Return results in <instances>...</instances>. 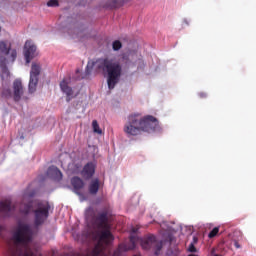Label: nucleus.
I'll return each mask as SVG.
<instances>
[{"label": "nucleus", "mask_w": 256, "mask_h": 256, "mask_svg": "<svg viewBox=\"0 0 256 256\" xmlns=\"http://www.w3.org/2000/svg\"><path fill=\"white\" fill-rule=\"evenodd\" d=\"M48 7H59V0H49L47 2Z\"/></svg>", "instance_id": "25"}, {"label": "nucleus", "mask_w": 256, "mask_h": 256, "mask_svg": "<svg viewBox=\"0 0 256 256\" xmlns=\"http://www.w3.org/2000/svg\"><path fill=\"white\" fill-rule=\"evenodd\" d=\"M141 245L143 249H155V255H159V252L163 249V242H158L154 235L142 240Z\"/></svg>", "instance_id": "7"}, {"label": "nucleus", "mask_w": 256, "mask_h": 256, "mask_svg": "<svg viewBox=\"0 0 256 256\" xmlns=\"http://www.w3.org/2000/svg\"><path fill=\"white\" fill-rule=\"evenodd\" d=\"M32 235L33 232L31 231V227L29 225L19 224L12 236V239L14 243L27 245V243H30Z\"/></svg>", "instance_id": "3"}, {"label": "nucleus", "mask_w": 256, "mask_h": 256, "mask_svg": "<svg viewBox=\"0 0 256 256\" xmlns=\"http://www.w3.org/2000/svg\"><path fill=\"white\" fill-rule=\"evenodd\" d=\"M12 43L9 40H2L0 41V53L1 55H10V60L15 62V59H17V50L12 49Z\"/></svg>", "instance_id": "10"}, {"label": "nucleus", "mask_w": 256, "mask_h": 256, "mask_svg": "<svg viewBox=\"0 0 256 256\" xmlns=\"http://www.w3.org/2000/svg\"><path fill=\"white\" fill-rule=\"evenodd\" d=\"M32 207L33 204L31 202L24 204V206L20 208V212H22L24 215H29V213H31Z\"/></svg>", "instance_id": "21"}, {"label": "nucleus", "mask_w": 256, "mask_h": 256, "mask_svg": "<svg viewBox=\"0 0 256 256\" xmlns=\"http://www.w3.org/2000/svg\"><path fill=\"white\" fill-rule=\"evenodd\" d=\"M132 53H133V52H130L129 55L131 56Z\"/></svg>", "instance_id": "34"}, {"label": "nucleus", "mask_w": 256, "mask_h": 256, "mask_svg": "<svg viewBox=\"0 0 256 256\" xmlns=\"http://www.w3.org/2000/svg\"><path fill=\"white\" fill-rule=\"evenodd\" d=\"M137 236H130L129 243H122L118 246V248L114 251L113 256H123L126 251H131L135 249L137 245Z\"/></svg>", "instance_id": "8"}, {"label": "nucleus", "mask_w": 256, "mask_h": 256, "mask_svg": "<svg viewBox=\"0 0 256 256\" xmlns=\"http://www.w3.org/2000/svg\"><path fill=\"white\" fill-rule=\"evenodd\" d=\"M234 247H235L236 249H241V245L239 244V241L234 240Z\"/></svg>", "instance_id": "30"}, {"label": "nucleus", "mask_w": 256, "mask_h": 256, "mask_svg": "<svg viewBox=\"0 0 256 256\" xmlns=\"http://www.w3.org/2000/svg\"><path fill=\"white\" fill-rule=\"evenodd\" d=\"M70 83H71V78H64L60 82V89L62 93H65L67 103L71 102V99H75V97H77V95H75L73 92V88L69 86Z\"/></svg>", "instance_id": "11"}, {"label": "nucleus", "mask_w": 256, "mask_h": 256, "mask_svg": "<svg viewBox=\"0 0 256 256\" xmlns=\"http://www.w3.org/2000/svg\"><path fill=\"white\" fill-rule=\"evenodd\" d=\"M12 92H11V89H4L3 91H2V97H6V99L7 98H9V97H12Z\"/></svg>", "instance_id": "26"}, {"label": "nucleus", "mask_w": 256, "mask_h": 256, "mask_svg": "<svg viewBox=\"0 0 256 256\" xmlns=\"http://www.w3.org/2000/svg\"><path fill=\"white\" fill-rule=\"evenodd\" d=\"M128 0H105L106 4L104 5L105 9H119L123 7Z\"/></svg>", "instance_id": "16"}, {"label": "nucleus", "mask_w": 256, "mask_h": 256, "mask_svg": "<svg viewBox=\"0 0 256 256\" xmlns=\"http://www.w3.org/2000/svg\"><path fill=\"white\" fill-rule=\"evenodd\" d=\"M104 231L100 234V241H104L106 245H109L113 241V234H111L110 228H102Z\"/></svg>", "instance_id": "18"}, {"label": "nucleus", "mask_w": 256, "mask_h": 256, "mask_svg": "<svg viewBox=\"0 0 256 256\" xmlns=\"http://www.w3.org/2000/svg\"><path fill=\"white\" fill-rule=\"evenodd\" d=\"M86 217L87 219L91 217L93 223L96 225L98 229H111V227L109 226V218L107 217V211L100 212L97 216H95L93 208H88L86 210Z\"/></svg>", "instance_id": "5"}, {"label": "nucleus", "mask_w": 256, "mask_h": 256, "mask_svg": "<svg viewBox=\"0 0 256 256\" xmlns=\"http://www.w3.org/2000/svg\"><path fill=\"white\" fill-rule=\"evenodd\" d=\"M37 55V46L31 42V40L26 41L24 45V57L26 59V64L29 65Z\"/></svg>", "instance_id": "9"}, {"label": "nucleus", "mask_w": 256, "mask_h": 256, "mask_svg": "<svg viewBox=\"0 0 256 256\" xmlns=\"http://www.w3.org/2000/svg\"><path fill=\"white\" fill-rule=\"evenodd\" d=\"M198 242H199V238H197V236H194L193 240H192V242L190 244L197 245Z\"/></svg>", "instance_id": "29"}, {"label": "nucleus", "mask_w": 256, "mask_h": 256, "mask_svg": "<svg viewBox=\"0 0 256 256\" xmlns=\"http://www.w3.org/2000/svg\"><path fill=\"white\" fill-rule=\"evenodd\" d=\"M23 83L21 80H15L13 82V98L16 103L21 101V97H23Z\"/></svg>", "instance_id": "13"}, {"label": "nucleus", "mask_w": 256, "mask_h": 256, "mask_svg": "<svg viewBox=\"0 0 256 256\" xmlns=\"http://www.w3.org/2000/svg\"><path fill=\"white\" fill-rule=\"evenodd\" d=\"M51 205L48 202H38L36 209L33 210L34 213V225L35 227H40L49 218V211Z\"/></svg>", "instance_id": "4"}, {"label": "nucleus", "mask_w": 256, "mask_h": 256, "mask_svg": "<svg viewBox=\"0 0 256 256\" xmlns=\"http://www.w3.org/2000/svg\"><path fill=\"white\" fill-rule=\"evenodd\" d=\"M0 211L2 213H11L13 211V207L11 206V199H6L0 202Z\"/></svg>", "instance_id": "19"}, {"label": "nucleus", "mask_w": 256, "mask_h": 256, "mask_svg": "<svg viewBox=\"0 0 256 256\" xmlns=\"http://www.w3.org/2000/svg\"><path fill=\"white\" fill-rule=\"evenodd\" d=\"M71 185L74 189V192L79 195V191L85 187V182H83V179H81L79 176H74L71 179Z\"/></svg>", "instance_id": "15"}, {"label": "nucleus", "mask_w": 256, "mask_h": 256, "mask_svg": "<svg viewBox=\"0 0 256 256\" xmlns=\"http://www.w3.org/2000/svg\"><path fill=\"white\" fill-rule=\"evenodd\" d=\"M80 175L85 179V181H89V179H92L93 175H95V164L93 162H88L83 167Z\"/></svg>", "instance_id": "12"}, {"label": "nucleus", "mask_w": 256, "mask_h": 256, "mask_svg": "<svg viewBox=\"0 0 256 256\" xmlns=\"http://www.w3.org/2000/svg\"><path fill=\"white\" fill-rule=\"evenodd\" d=\"M122 47H123V44H122L121 41H119V40H115V41L112 43L113 51H119Z\"/></svg>", "instance_id": "23"}, {"label": "nucleus", "mask_w": 256, "mask_h": 256, "mask_svg": "<svg viewBox=\"0 0 256 256\" xmlns=\"http://www.w3.org/2000/svg\"><path fill=\"white\" fill-rule=\"evenodd\" d=\"M188 256H198L197 254H189Z\"/></svg>", "instance_id": "32"}, {"label": "nucleus", "mask_w": 256, "mask_h": 256, "mask_svg": "<svg viewBox=\"0 0 256 256\" xmlns=\"http://www.w3.org/2000/svg\"><path fill=\"white\" fill-rule=\"evenodd\" d=\"M0 73L2 79L9 77V68H7V58L5 56H0Z\"/></svg>", "instance_id": "17"}, {"label": "nucleus", "mask_w": 256, "mask_h": 256, "mask_svg": "<svg viewBox=\"0 0 256 256\" xmlns=\"http://www.w3.org/2000/svg\"><path fill=\"white\" fill-rule=\"evenodd\" d=\"M198 96L200 97V99H205V98H207V93H205V92H200V93L198 94Z\"/></svg>", "instance_id": "28"}, {"label": "nucleus", "mask_w": 256, "mask_h": 256, "mask_svg": "<svg viewBox=\"0 0 256 256\" xmlns=\"http://www.w3.org/2000/svg\"><path fill=\"white\" fill-rule=\"evenodd\" d=\"M92 129L97 135H103V130L99 127V122H97V120L92 121Z\"/></svg>", "instance_id": "22"}, {"label": "nucleus", "mask_w": 256, "mask_h": 256, "mask_svg": "<svg viewBox=\"0 0 256 256\" xmlns=\"http://www.w3.org/2000/svg\"><path fill=\"white\" fill-rule=\"evenodd\" d=\"M39 75H41V64L32 63L30 71V80L28 85L29 93H35L37 91V84L39 83Z\"/></svg>", "instance_id": "6"}, {"label": "nucleus", "mask_w": 256, "mask_h": 256, "mask_svg": "<svg viewBox=\"0 0 256 256\" xmlns=\"http://www.w3.org/2000/svg\"><path fill=\"white\" fill-rule=\"evenodd\" d=\"M96 65L97 69L103 71V73H107V85L108 88L115 89V85L119 83V79H121V73L123 68L119 62L113 61V59L109 58H100L96 62H88L86 66V73L89 74L93 70V66Z\"/></svg>", "instance_id": "1"}, {"label": "nucleus", "mask_w": 256, "mask_h": 256, "mask_svg": "<svg viewBox=\"0 0 256 256\" xmlns=\"http://www.w3.org/2000/svg\"><path fill=\"white\" fill-rule=\"evenodd\" d=\"M47 173L48 175H55L56 179H63V173L56 166H50Z\"/></svg>", "instance_id": "20"}, {"label": "nucleus", "mask_w": 256, "mask_h": 256, "mask_svg": "<svg viewBox=\"0 0 256 256\" xmlns=\"http://www.w3.org/2000/svg\"><path fill=\"white\" fill-rule=\"evenodd\" d=\"M24 256H33L32 252H26Z\"/></svg>", "instance_id": "31"}, {"label": "nucleus", "mask_w": 256, "mask_h": 256, "mask_svg": "<svg viewBox=\"0 0 256 256\" xmlns=\"http://www.w3.org/2000/svg\"><path fill=\"white\" fill-rule=\"evenodd\" d=\"M159 127V121L153 116L139 118L137 116H129L128 121L124 125V133L135 137L141 133H151Z\"/></svg>", "instance_id": "2"}, {"label": "nucleus", "mask_w": 256, "mask_h": 256, "mask_svg": "<svg viewBox=\"0 0 256 256\" xmlns=\"http://www.w3.org/2000/svg\"><path fill=\"white\" fill-rule=\"evenodd\" d=\"M214 256H219V254H216V255H214Z\"/></svg>", "instance_id": "35"}, {"label": "nucleus", "mask_w": 256, "mask_h": 256, "mask_svg": "<svg viewBox=\"0 0 256 256\" xmlns=\"http://www.w3.org/2000/svg\"><path fill=\"white\" fill-rule=\"evenodd\" d=\"M219 234V227H215L212 229V231H210V233L208 234L209 239H213V237H217V235Z\"/></svg>", "instance_id": "24"}, {"label": "nucleus", "mask_w": 256, "mask_h": 256, "mask_svg": "<svg viewBox=\"0 0 256 256\" xmlns=\"http://www.w3.org/2000/svg\"><path fill=\"white\" fill-rule=\"evenodd\" d=\"M101 187V181L99 178H94L90 181L88 185V193L90 195H97L99 193V189Z\"/></svg>", "instance_id": "14"}, {"label": "nucleus", "mask_w": 256, "mask_h": 256, "mask_svg": "<svg viewBox=\"0 0 256 256\" xmlns=\"http://www.w3.org/2000/svg\"><path fill=\"white\" fill-rule=\"evenodd\" d=\"M189 253H197V248L195 247V244H191L188 247Z\"/></svg>", "instance_id": "27"}, {"label": "nucleus", "mask_w": 256, "mask_h": 256, "mask_svg": "<svg viewBox=\"0 0 256 256\" xmlns=\"http://www.w3.org/2000/svg\"><path fill=\"white\" fill-rule=\"evenodd\" d=\"M134 55H137V52H133Z\"/></svg>", "instance_id": "33"}]
</instances>
